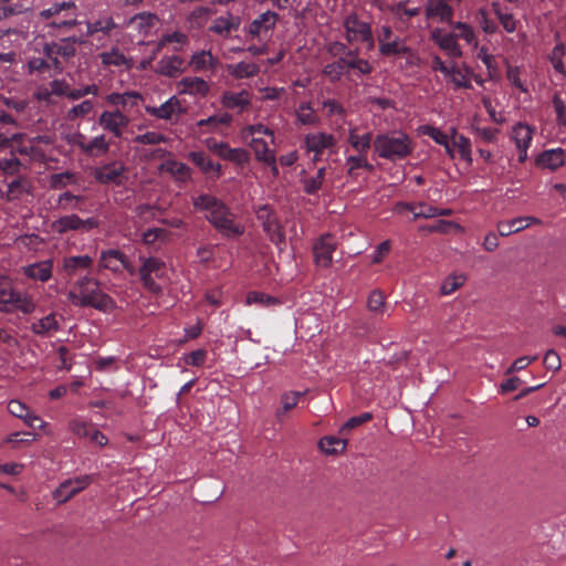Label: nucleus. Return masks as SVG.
I'll return each mask as SVG.
<instances>
[{"mask_svg": "<svg viewBox=\"0 0 566 566\" xmlns=\"http://www.w3.org/2000/svg\"><path fill=\"white\" fill-rule=\"evenodd\" d=\"M196 210L207 212L206 219L224 238L233 239L244 233V227L235 222L231 208L216 196L201 193L192 199Z\"/></svg>", "mask_w": 566, "mask_h": 566, "instance_id": "nucleus-1", "label": "nucleus"}, {"mask_svg": "<svg viewBox=\"0 0 566 566\" xmlns=\"http://www.w3.org/2000/svg\"><path fill=\"white\" fill-rule=\"evenodd\" d=\"M67 298L78 307H93L102 312L115 308L114 300L102 291L101 282L91 273L81 275L74 282Z\"/></svg>", "mask_w": 566, "mask_h": 566, "instance_id": "nucleus-2", "label": "nucleus"}, {"mask_svg": "<svg viewBox=\"0 0 566 566\" xmlns=\"http://www.w3.org/2000/svg\"><path fill=\"white\" fill-rule=\"evenodd\" d=\"M375 153L382 159L397 161L407 158L413 150L411 138L405 133L378 134L373 143Z\"/></svg>", "mask_w": 566, "mask_h": 566, "instance_id": "nucleus-3", "label": "nucleus"}, {"mask_svg": "<svg viewBox=\"0 0 566 566\" xmlns=\"http://www.w3.org/2000/svg\"><path fill=\"white\" fill-rule=\"evenodd\" d=\"M138 276L143 287L153 295L163 294L161 281L166 279L167 265L157 256L139 255Z\"/></svg>", "mask_w": 566, "mask_h": 566, "instance_id": "nucleus-4", "label": "nucleus"}, {"mask_svg": "<svg viewBox=\"0 0 566 566\" xmlns=\"http://www.w3.org/2000/svg\"><path fill=\"white\" fill-rule=\"evenodd\" d=\"M373 70L370 62L360 57L359 52H349L348 57L340 56V59L326 64L323 74L335 83L340 81L344 75H348L350 71H355L359 75H369Z\"/></svg>", "mask_w": 566, "mask_h": 566, "instance_id": "nucleus-5", "label": "nucleus"}, {"mask_svg": "<svg viewBox=\"0 0 566 566\" xmlns=\"http://www.w3.org/2000/svg\"><path fill=\"white\" fill-rule=\"evenodd\" d=\"M40 17L48 20L46 27L52 29H70L77 22V8L73 1L52 3L40 12Z\"/></svg>", "mask_w": 566, "mask_h": 566, "instance_id": "nucleus-6", "label": "nucleus"}, {"mask_svg": "<svg viewBox=\"0 0 566 566\" xmlns=\"http://www.w3.org/2000/svg\"><path fill=\"white\" fill-rule=\"evenodd\" d=\"M343 27L347 43H363L367 51L374 50L375 36L369 21L364 20L357 13H350L344 19Z\"/></svg>", "mask_w": 566, "mask_h": 566, "instance_id": "nucleus-7", "label": "nucleus"}, {"mask_svg": "<svg viewBox=\"0 0 566 566\" xmlns=\"http://www.w3.org/2000/svg\"><path fill=\"white\" fill-rule=\"evenodd\" d=\"M76 43H85V40L80 38H65L56 42L46 43L43 48L44 56L52 62L53 70L61 73L63 70V61H67L76 53Z\"/></svg>", "mask_w": 566, "mask_h": 566, "instance_id": "nucleus-8", "label": "nucleus"}, {"mask_svg": "<svg viewBox=\"0 0 566 566\" xmlns=\"http://www.w3.org/2000/svg\"><path fill=\"white\" fill-rule=\"evenodd\" d=\"M255 216L269 240L281 249V245L285 243V232L273 207L260 205L255 208Z\"/></svg>", "mask_w": 566, "mask_h": 566, "instance_id": "nucleus-9", "label": "nucleus"}, {"mask_svg": "<svg viewBox=\"0 0 566 566\" xmlns=\"http://www.w3.org/2000/svg\"><path fill=\"white\" fill-rule=\"evenodd\" d=\"M127 168L123 161L113 160L93 169L94 179L102 185L122 186Z\"/></svg>", "mask_w": 566, "mask_h": 566, "instance_id": "nucleus-10", "label": "nucleus"}, {"mask_svg": "<svg viewBox=\"0 0 566 566\" xmlns=\"http://www.w3.org/2000/svg\"><path fill=\"white\" fill-rule=\"evenodd\" d=\"M97 123L105 132L111 133L115 138H122L130 123V118L120 109L103 111Z\"/></svg>", "mask_w": 566, "mask_h": 566, "instance_id": "nucleus-11", "label": "nucleus"}, {"mask_svg": "<svg viewBox=\"0 0 566 566\" xmlns=\"http://www.w3.org/2000/svg\"><path fill=\"white\" fill-rule=\"evenodd\" d=\"M145 111L153 117L170 123H177L180 116L187 112L181 101L176 96H171L159 106L146 105Z\"/></svg>", "mask_w": 566, "mask_h": 566, "instance_id": "nucleus-12", "label": "nucleus"}, {"mask_svg": "<svg viewBox=\"0 0 566 566\" xmlns=\"http://www.w3.org/2000/svg\"><path fill=\"white\" fill-rule=\"evenodd\" d=\"M93 263V258L87 254L65 256L62 260L59 274L63 279L70 281L74 276L81 275L83 273H91Z\"/></svg>", "mask_w": 566, "mask_h": 566, "instance_id": "nucleus-13", "label": "nucleus"}, {"mask_svg": "<svg viewBox=\"0 0 566 566\" xmlns=\"http://www.w3.org/2000/svg\"><path fill=\"white\" fill-rule=\"evenodd\" d=\"M336 144V137L333 134L324 132L307 134L304 138V146L306 151L314 154V163L321 159V156L324 154V151L329 150L333 153Z\"/></svg>", "mask_w": 566, "mask_h": 566, "instance_id": "nucleus-14", "label": "nucleus"}, {"mask_svg": "<svg viewBox=\"0 0 566 566\" xmlns=\"http://www.w3.org/2000/svg\"><path fill=\"white\" fill-rule=\"evenodd\" d=\"M98 266L99 269H105L113 273H120L123 270L128 271L130 274L135 272L127 255L117 249L102 251Z\"/></svg>", "mask_w": 566, "mask_h": 566, "instance_id": "nucleus-15", "label": "nucleus"}, {"mask_svg": "<svg viewBox=\"0 0 566 566\" xmlns=\"http://www.w3.org/2000/svg\"><path fill=\"white\" fill-rule=\"evenodd\" d=\"M93 482V476L90 474L81 475L75 479H69L62 482L59 488L53 492V499L57 503H65L81 491L86 489Z\"/></svg>", "mask_w": 566, "mask_h": 566, "instance_id": "nucleus-16", "label": "nucleus"}, {"mask_svg": "<svg viewBox=\"0 0 566 566\" xmlns=\"http://www.w3.org/2000/svg\"><path fill=\"white\" fill-rule=\"evenodd\" d=\"M336 241L332 234L321 235L313 245L314 262L316 266L329 268L333 263V253Z\"/></svg>", "mask_w": 566, "mask_h": 566, "instance_id": "nucleus-17", "label": "nucleus"}, {"mask_svg": "<svg viewBox=\"0 0 566 566\" xmlns=\"http://www.w3.org/2000/svg\"><path fill=\"white\" fill-rule=\"evenodd\" d=\"M75 145L90 157L104 156L111 148V142L105 134L97 135L90 140H86L85 136L78 135Z\"/></svg>", "mask_w": 566, "mask_h": 566, "instance_id": "nucleus-18", "label": "nucleus"}, {"mask_svg": "<svg viewBox=\"0 0 566 566\" xmlns=\"http://www.w3.org/2000/svg\"><path fill=\"white\" fill-rule=\"evenodd\" d=\"M106 103L114 106V109H120L124 114L129 113L143 102V95L136 91H126L124 93L113 92L105 97Z\"/></svg>", "mask_w": 566, "mask_h": 566, "instance_id": "nucleus-19", "label": "nucleus"}, {"mask_svg": "<svg viewBox=\"0 0 566 566\" xmlns=\"http://www.w3.org/2000/svg\"><path fill=\"white\" fill-rule=\"evenodd\" d=\"M53 259H46L22 266L21 272L30 280L45 283L50 281L53 275Z\"/></svg>", "mask_w": 566, "mask_h": 566, "instance_id": "nucleus-20", "label": "nucleus"}, {"mask_svg": "<svg viewBox=\"0 0 566 566\" xmlns=\"http://www.w3.org/2000/svg\"><path fill=\"white\" fill-rule=\"evenodd\" d=\"M62 321L61 315L50 313L41 318H34L30 329L40 337H51L60 329Z\"/></svg>", "mask_w": 566, "mask_h": 566, "instance_id": "nucleus-21", "label": "nucleus"}, {"mask_svg": "<svg viewBox=\"0 0 566 566\" xmlns=\"http://www.w3.org/2000/svg\"><path fill=\"white\" fill-rule=\"evenodd\" d=\"M177 88L179 94L206 97L210 91V85L201 77L186 76L178 82Z\"/></svg>", "mask_w": 566, "mask_h": 566, "instance_id": "nucleus-22", "label": "nucleus"}, {"mask_svg": "<svg viewBox=\"0 0 566 566\" xmlns=\"http://www.w3.org/2000/svg\"><path fill=\"white\" fill-rule=\"evenodd\" d=\"M188 158L210 179L216 180L221 176V165L214 163L203 151H190Z\"/></svg>", "mask_w": 566, "mask_h": 566, "instance_id": "nucleus-23", "label": "nucleus"}, {"mask_svg": "<svg viewBox=\"0 0 566 566\" xmlns=\"http://www.w3.org/2000/svg\"><path fill=\"white\" fill-rule=\"evenodd\" d=\"M431 40L450 57H461L462 50L451 32L446 33L441 29L431 32Z\"/></svg>", "mask_w": 566, "mask_h": 566, "instance_id": "nucleus-24", "label": "nucleus"}, {"mask_svg": "<svg viewBox=\"0 0 566 566\" xmlns=\"http://www.w3.org/2000/svg\"><path fill=\"white\" fill-rule=\"evenodd\" d=\"M233 120L231 114L223 112L213 114L208 118L200 119L196 123L200 133H218L223 127H229Z\"/></svg>", "mask_w": 566, "mask_h": 566, "instance_id": "nucleus-25", "label": "nucleus"}, {"mask_svg": "<svg viewBox=\"0 0 566 566\" xmlns=\"http://www.w3.org/2000/svg\"><path fill=\"white\" fill-rule=\"evenodd\" d=\"M220 102L227 109H238L239 112H242L251 105V95L247 90H241L237 93L226 91L222 93Z\"/></svg>", "mask_w": 566, "mask_h": 566, "instance_id": "nucleus-26", "label": "nucleus"}, {"mask_svg": "<svg viewBox=\"0 0 566 566\" xmlns=\"http://www.w3.org/2000/svg\"><path fill=\"white\" fill-rule=\"evenodd\" d=\"M535 165L552 171L557 170L565 165V151L562 148L544 150L536 157Z\"/></svg>", "mask_w": 566, "mask_h": 566, "instance_id": "nucleus-27", "label": "nucleus"}, {"mask_svg": "<svg viewBox=\"0 0 566 566\" xmlns=\"http://www.w3.org/2000/svg\"><path fill=\"white\" fill-rule=\"evenodd\" d=\"M22 300V295L14 291L6 276L0 275V311L10 312Z\"/></svg>", "mask_w": 566, "mask_h": 566, "instance_id": "nucleus-28", "label": "nucleus"}, {"mask_svg": "<svg viewBox=\"0 0 566 566\" xmlns=\"http://www.w3.org/2000/svg\"><path fill=\"white\" fill-rule=\"evenodd\" d=\"M448 0H428L426 12L428 18H437L441 22H451L453 8Z\"/></svg>", "mask_w": 566, "mask_h": 566, "instance_id": "nucleus-29", "label": "nucleus"}, {"mask_svg": "<svg viewBox=\"0 0 566 566\" xmlns=\"http://www.w3.org/2000/svg\"><path fill=\"white\" fill-rule=\"evenodd\" d=\"M279 15L273 11H266L254 19L249 25V33L252 36L260 38L274 28Z\"/></svg>", "mask_w": 566, "mask_h": 566, "instance_id": "nucleus-30", "label": "nucleus"}, {"mask_svg": "<svg viewBox=\"0 0 566 566\" xmlns=\"http://www.w3.org/2000/svg\"><path fill=\"white\" fill-rule=\"evenodd\" d=\"M158 22L159 19L155 13L140 12L129 19L128 25L137 30L140 34L148 35Z\"/></svg>", "mask_w": 566, "mask_h": 566, "instance_id": "nucleus-31", "label": "nucleus"}, {"mask_svg": "<svg viewBox=\"0 0 566 566\" xmlns=\"http://www.w3.org/2000/svg\"><path fill=\"white\" fill-rule=\"evenodd\" d=\"M8 411L23 420V422L29 427V428H32V429H35V422L38 420H40V417L32 413L29 409V407L23 403L22 401L20 400H17V399H12L9 401L8 403Z\"/></svg>", "mask_w": 566, "mask_h": 566, "instance_id": "nucleus-32", "label": "nucleus"}, {"mask_svg": "<svg viewBox=\"0 0 566 566\" xmlns=\"http://www.w3.org/2000/svg\"><path fill=\"white\" fill-rule=\"evenodd\" d=\"M347 142L355 151L363 154H368L371 142L374 143L370 132L360 135L357 127L349 128Z\"/></svg>", "mask_w": 566, "mask_h": 566, "instance_id": "nucleus-33", "label": "nucleus"}, {"mask_svg": "<svg viewBox=\"0 0 566 566\" xmlns=\"http://www.w3.org/2000/svg\"><path fill=\"white\" fill-rule=\"evenodd\" d=\"M184 64V59L178 55L165 56L157 63V71L161 75L174 77L182 72Z\"/></svg>", "mask_w": 566, "mask_h": 566, "instance_id": "nucleus-34", "label": "nucleus"}, {"mask_svg": "<svg viewBox=\"0 0 566 566\" xmlns=\"http://www.w3.org/2000/svg\"><path fill=\"white\" fill-rule=\"evenodd\" d=\"M534 128L524 123H517L512 128L511 138L514 140L516 148H530Z\"/></svg>", "mask_w": 566, "mask_h": 566, "instance_id": "nucleus-35", "label": "nucleus"}, {"mask_svg": "<svg viewBox=\"0 0 566 566\" xmlns=\"http://www.w3.org/2000/svg\"><path fill=\"white\" fill-rule=\"evenodd\" d=\"M226 70L229 75L235 80L250 78L260 72L258 64L252 62H239L235 64H228Z\"/></svg>", "mask_w": 566, "mask_h": 566, "instance_id": "nucleus-36", "label": "nucleus"}, {"mask_svg": "<svg viewBox=\"0 0 566 566\" xmlns=\"http://www.w3.org/2000/svg\"><path fill=\"white\" fill-rule=\"evenodd\" d=\"M347 175L352 178L357 177V169L374 170V166L368 161L367 154L357 153L346 158Z\"/></svg>", "mask_w": 566, "mask_h": 566, "instance_id": "nucleus-37", "label": "nucleus"}, {"mask_svg": "<svg viewBox=\"0 0 566 566\" xmlns=\"http://www.w3.org/2000/svg\"><path fill=\"white\" fill-rule=\"evenodd\" d=\"M347 446V440L335 437V436H325L321 438L318 442L319 449L326 454H338L342 453Z\"/></svg>", "mask_w": 566, "mask_h": 566, "instance_id": "nucleus-38", "label": "nucleus"}, {"mask_svg": "<svg viewBox=\"0 0 566 566\" xmlns=\"http://www.w3.org/2000/svg\"><path fill=\"white\" fill-rule=\"evenodd\" d=\"M216 63V59L211 54L210 51H200L192 54L190 59V66L196 72L207 71L209 69H213Z\"/></svg>", "mask_w": 566, "mask_h": 566, "instance_id": "nucleus-39", "label": "nucleus"}, {"mask_svg": "<svg viewBox=\"0 0 566 566\" xmlns=\"http://www.w3.org/2000/svg\"><path fill=\"white\" fill-rule=\"evenodd\" d=\"M409 52L410 49L406 46L405 43L398 36H395L391 41H388L382 45H379V53L386 57L403 55Z\"/></svg>", "mask_w": 566, "mask_h": 566, "instance_id": "nucleus-40", "label": "nucleus"}, {"mask_svg": "<svg viewBox=\"0 0 566 566\" xmlns=\"http://www.w3.org/2000/svg\"><path fill=\"white\" fill-rule=\"evenodd\" d=\"M452 35L454 36L455 41L463 40L468 44H475L476 45V36L474 33V30L471 25L464 23V22H454L452 23Z\"/></svg>", "mask_w": 566, "mask_h": 566, "instance_id": "nucleus-41", "label": "nucleus"}, {"mask_svg": "<svg viewBox=\"0 0 566 566\" xmlns=\"http://www.w3.org/2000/svg\"><path fill=\"white\" fill-rule=\"evenodd\" d=\"M82 224V219L77 214H69L57 219L53 226L59 233H65L69 231H81Z\"/></svg>", "mask_w": 566, "mask_h": 566, "instance_id": "nucleus-42", "label": "nucleus"}, {"mask_svg": "<svg viewBox=\"0 0 566 566\" xmlns=\"http://www.w3.org/2000/svg\"><path fill=\"white\" fill-rule=\"evenodd\" d=\"M250 147L252 148L256 160L260 163H264L265 159L276 156L275 151L269 148L268 143L262 137H253L250 142Z\"/></svg>", "mask_w": 566, "mask_h": 566, "instance_id": "nucleus-43", "label": "nucleus"}, {"mask_svg": "<svg viewBox=\"0 0 566 566\" xmlns=\"http://www.w3.org/2000/svg\"><path fill=\"white\" fill-rule=\"evenodd\" d=\"M117 24L113 18L98 19L95 22L86 23V35L93 36L95 33L102 32L107 35L113 29H116Z\"/></svg>", "mask_w": 566, "mask_h": 566, "instance_id": "nucleus-44", "label": "nucleus"}, {"mask_svg": "<svg viewBox=\"0 0 566 566\" xmlns=\"http://www.w3.org/2000/svg\"><path fill=\"white\" fill-rule=\"evenodd\" d=\"M304 396L301 391L284 392L281 396L282 408L277 409L276 417L280 421L283 420V416L292 410L298 402L300 398Z\"/></svg>", "mask_w": 566, "mask_h": 566, "instance_id": "nucleus-45", "label": "nucleus"}, {"mask_svg": "<svg viewBox=\"0 0 566 566\" xmlns=\"http://www.w3.org/2000/svg\"><path fill=\"white\" fill-rule=\"evenodd\" d=\"M446 76L450 78V81L457 88H472L470 78L467 76L465 73L461 71V69L454 62L450 64V70L448 72V75Z\"/></svg>", "mask_w": 566, "mask_h": 566, "instance_id": "nucleus-46", "label": "nucleus"}, {"mask_svg": "<svg viewBox=\"0 0 566 566\" xmlns=\"http://www.w3.org/2000/svg\"><path fill=\"white\" fill-rule=\"evenodd\" d=\"M247 303L249 305L256 304L261 307H271L281 304V301L263 292L252 291L247 296Z\"/></svg>", "mask_w": 566, "mask_h": 566, "instance_id": "nucleus-47", "label": "nucleus"}, {"mask_svg": "<svg viewBox=\"0 0 566 566\" xmlns=\"http://www.w3.org/2000/svg\"><path fill=\"white\" fill-rule=\"evenodd\" d=\"M99 59L105 66H124L127 64L126 56L117 49L113 48L109 52L99 53Z\"/></svg>", "mask_w": 566, "mask_h": 566, "instance_id": "nucleus-48", "label": "nucleus"}, {"mask_svg": "<svg viewBox=\"0 0 566 566\" xmlns=\"http://www.w3.org/2000/svg\"><path fill=\"white\" fill-rule=\"evenodd\" d=\"M530 227V223H524V219L515 218L510 221H501L497 223L500 235L507 237L512 233L520 232Z\"/></svg>", "mask_w": 566, "mask_h": 566, "instance_id": "nucleus-49", "label": "nucleus"}, {"mask_svg": "<svg viewBox=\"0 0 566 566\" xmlns=\"http://www.w3.org/2000/svg\"><path fill=\"white\" fill-rule=\"evenodd\" d=\"M177 44L174 50L178 51L182 45L188 43V36L179 31H175L172 33L164 34L157 43V51H160L167 44Z\"/></svg>", "mask_w": 566, "mask_h": 566, "instance_id": "nucleus-50", "label": "nucleus"}, {"mask_svg": "<svg viewBox=\"0 0 566 566\" xmlns=\"http://www.w3.org/2000/svg\"><path fill=\"white\" fill-rule=\"evenodd\" d=\"M95 103L92 99H85L82 103L74 105L67 111L66 118L71 122L77 118H84L94 109Z\"/></svg>", "mask_w": 566, "mask_h": 566, "instance_id": "nucleus-51", "label": "nucleus"}, {"mask_svg": "<svg viewBox=\"0 0 566 566\" xmlns=\"http://www.w3.org/2000/svg\"><path fill=\"white\" fill-rule=\"evenodd\" d=\"M453 146L458 150L460 158L468 165H472V144L470 138L465 136L455 137Z\"/></svg>", "mask_w": 566, "mask_h": 566, "instance_id": "nucleus-52", "label": "nucleus"}, {"mask_svg": "<svg viewBox=\"0 0 566 566\" xmlns=\"http://www.w3.org/2000/svg\"><path fill=\"white\" fill-rule=\"evenodd\" d=\"M386 306V297L380 290H374L370 292L367 298V308L375 315L384 313Z\"/></svg>", "mask_w": 566, "mask_h": 566, "instance_id": "nucleus-53", "label": "nucleus"}, {"mask_svg": "<svg viewBox=\"0 0 566 566\" xmlns=\"http://www.w3.org/2000/svg\"><path fill=\"white\" fill-rule=\"evenodd\" d=\"M238 28V22L232 18L220 17L216 19L210 27V30L220 35H228L232 30Z\"/></svg>", "mask_w": 566, "mask_h": 566, "instance_id": "nucleus-54", "label": "nucleus"}, {"mask_svg": "<svg viewBox=\"0 0 566 566\" xmlns=\"http://www.w3.org/2000/svg\"><path fill=\"white\" fill-rule=\"evenodd\" d=\"M325 171H326V168L322 167L317 170L315 176H312L304 180V182H303L304 191L307 195H314L322 188V185H323V181L325 178Z\"/></svg>", "mask_w": 566, "mask_h": 566, "instance_id": "nucleus-55", "label": "nucleus"}, {"mask_svg": "<svg viewBox=\"0 0 566 566\" xmlns=\"http://www.w3.org/2000/svg\"><path fill=\"white\" fill-rule=\"evenodd\" d=\"M167 138L161 133L147 132L134 137L133 142L138 145H159L166 143Z\"/></svg>", "mask_w": 566, "mask_h": 566, "instance_id": "nucleus-56", "label": "nucleus"}, {"mask_svg": "<svg viewBox=\"0 0 566 566\" xmlns=\"http://www.w3.org/2000/svg\"><path fill=\"white\" fill-rule=\"evenodd\" d=\"M465 282L464 275H451L441 284V294L450 295L461 287Z\"/></svg>", "mask_w": 566, "mask_h": 566, "instance_id": "nucleus-57", "label": "nucleus"}, {"mask_svg": "<svg viewBox=\"0 0 566 566\" xmlns=\"http://www.w3.org/2000/svg\"><path fill=\"white\" fill-rule=\"evenodd\" d=\"M168 170L180 181L190 179L191 169L184 163L171 161L168 164Z\"/></svg>", "mask_w": 566, "mask_h": 566, "instance_id": "nucleus-58", "label": "nucleus"}, {"mask_svg": "<svg viewBox=\"0 0 566 566\" xmlns=\"http://www.w3.org/2000/svg\"><path fill=\"white\" fill-rule=\"evenodd\" d=\"M168 235V231L163 228H151L146 230L142 235V242L145 245H153L157 240L165 239Z\"/></svg>", "mask_w": 566, "mask_h": 566, "instance_id": "nucleus-59", "label": "nucleus"}, {"mask_svg": "<svg viewBox=\"0 0 566 566\" xmlns=\"http://www.w3.org/2000/svg\"><path fill=\"white\" fill-rule=\"evenodd\" d=\"M420 132L432 138L438 145H446L447 142L450 139L447 134H444L442 130H440L437 127L430 126V125H423L420 127Z\"/></svg>", "mask_w": 566, "mask_h": 566, "instance_id": "nucleus-60", "label": "nucleus"}, {"mask_svg": "<svg viewBox=\"0 0 566 566\" xmlns=\"http://www.w3.org/2000/svg\"><path fill=\"white\" fill-rule=\"evenodd\" d=\"M410 211H412L415 219H430L437 217L438 213L437 207L427 203H418L416 206H412L410 207Z\"/></svg>", "mask_w": 566, "mask_h": 566, "instance_id": "nucleus-61", "label": "nucleus"}, {"mask_svg": "<svg viewBox=\"0 0 566 566\" xmlns=\"http://www.w3.org/2000/svg\"><path fill=\"white\" fill-rule=\"evenodd\" d=\"M564 54H565L564 44L559 43L553 49L552 56H551V62L553 64L554 70L560 74L566 73L565 65L563 62Z\"/></svg>", "mask_w": 566, "mask_h": 566, "instance_id": "nucleus-62", "label": "nucleus"}, {"mask_svg": "<svg viewBox=\"0 0 566 566\" xmlns=\"http://www.w3.org/2000/svg\"><path fill=\"white\" fill-rule=\"evenodd\" d=\"M553 107L556 113V122L559 127L566 128V105L559 95L555 94L553 97Z\"/></svg>", "mask_w": 566, "mask_h": 566, "instance_id": "nucleus-63", "label": "nucleus"}, {"mask_svg": "<svg viewBox=\"0 0 566 566\" xmlns=\"http://www.w3.org/2000/svg\"><path fill=\"white\" fill-rule=\"evenodd\" d=\"M93 426L78 419H74L70 422V430L80 438H88Z\"/></svg>", "mask_w": 566, "mask_h": 566, "instance_id": "nucleus-64", "label": "nucleus"}]
</instances>
